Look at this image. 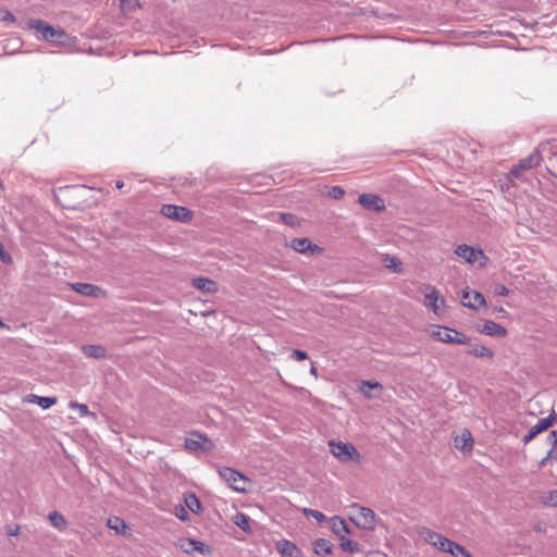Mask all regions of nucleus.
Returning <instances> with one entry per match:
<instances>
[{
	"instance_id": "7c9ffc66",
	"label": "nucleus",
	"mask_w": 557,
	"mask_h": 557,
	"mask_svg": "<svg viewBox=\"0 0 557 557\" xmlns=\"http://www.w3.org/2000/svg\"><path fill=\"white\" fill-rule=\"evenodd\" d=\"M64 37H66V34L62 28H54L53 26H50L47 35L45 36V40L54 44L60 42Z\"/></svg>"
},
{
	"instance_id": "6e6d98bb",
	"label": "nucleus",
	"mask_w": 557,
	"mask_h": 557,
	"mask_svg": "<svg viewBox=\"0 0 557 557\" xmlns=\"http://www.w3.org/2000/svg\"><path fill=\"white\" fill-rule=\"evenodd\" d=\"M0 326H4V323L2 322L1 319H0Z\"/></svg>"
},
{
	"instance_id": "a19ab883",
	"label": "nucleus",
	"mask_w": 557,
	"mask_h": 557,
	"mask_svg": "<svg viewBox=\"0 0 557 557\" xmlns=\"http://www.w3.org/2000/svg\"><path fill=\"white\" fill-rule=\"evenodd\" d=\"M305 515L306 516H311L313 517L318 522H323L326 517L321 512V511H318V510H314V509H305L304 510Z\"/></svg>"
},
{
	"instance_id": "4be33fe9",
	"label": "nucleus",
	"mask_w": 557,
	"mask_h": 557,
	"mask_svg": "<svg viewBox=\"0 0 557 557\" xmlns=\"http://www.w3.org/2000/svg\"><path fill=\"white\" fill-rule=\"evenodd\" d=\"M444 553H449L454 557H472L471 553L466 547L454 541L446 543Z\"/></svg>"
},
{
	"instance_id": "393cba45",
	"label": "nucleus",
	"mask_w": 557,
	"mask_h": 557,
	"mask_svg": "<svg viewBox=\"0 0 557 557\" xmlns=\"http://www.w3.org/2000/svg\"><path fill=\"white\" fill-rule=\"evenodd\" d=\"M332 530L341 539L345 537L344 534L350 533V529H349L347 522L343 518H339V517H334Z\"/></svg>"
},
{
	"instance_id": "3c124183",
	"label": "nucleus",
	"mask_w": 557,
	"mask_h": 557,
	"mask_svg": "<svg viewBox=\"0 0 557 557\" xmlns=\"http://www.w3.org/2000/svg\"><path fill=\"white\" fill-rule=\"evenodd\" d=\"M3 21L13 23L15 21V16L11 12L7 11L3 15Z\"/></svg>"
},
{
	"instance_id": "6e6552de",
	"label": "nucleus",
	"mask_w": 557,
	"mask_h": 557,
	"mask_svg": "<svg viewBox=\"0 0 557 557\" xmlns=\"http://www.w3.org/2000/svg\"><path fill=\"white\" fill-rule=\"evenodd\" d=\"M358 202L366 210H371L375 212H381L385 209L384 200L374 194H361L358 197Z\"/></svg>"
},
{
	"instance_id": "dca6fc26",
	"label": "nucleus",
	"mask_w": 557,
	"mask_h": 557,
	"mask_svg": "<svg viewBox=\"0 0 557 557\" xmlns=\"http://www.w3.org/2000/svg\"><path fill=\"white\" fill-rule=\"evenodd\" d=\"M455 253L470 263L475 262L478 256L483 255L482 250L474 249L473 247L468 245H459L456 248Z\"/></svg>"
},
{
	"instance_id": "49530a36",
	"label": "nucleus",
	"mask_w": 557,
	"mask_h": 557,
	"mask_svg": "<svg viewBox=\"0 0 557 557\" xmlns=\"http://www.w3.org/2000/svg\"><path fill=\"white\" fill-rule=\"evenodd\" d=\"M494 292L498 296H507L509 294V289L503 284H497Z\"/></svg>"
},
{
	"instance_id": "b1692460",
	"label": "nucleus",
	"mask_w": 557,
	"mask_h": 557,
	"mask_svg": "<svg viewBox=\"0 0 557 557\" xmlns=\"http://www.w3.org/2000/svg\"><path fill=\"white\" fill-rule=\"evenodd\" d=\"M438 299V292L435 287H431L430 292L425 294V306L431 308L435 314H437L440 311V307L437 305Z\"/></svg>"
},
{
	"instance_id": "bb28decb",
	"label": "nucleus",
	"mask_w": 557,
	"mask_h": 557,
	"mask_svg": "<svg viewBox=\"0 0 557 557\" xmlns=\"http://www.w3.org/2000/svg\"><path fill=\"white\" fill-rule=\"evenodd\" d=\"M27 24L30 29H35L37 33L41 34L44 39H45V36L47 35V32L49 30V28L51 26L44 20H34V18L28 20Z\"/></svg>"
},
{
	"instance_id": "5701e85b",
	"label": "nucleus",
	"mask_w": 557,
	"mask_h": 557,
	"mask_svg": "<svg viewBox=\"0 0 557 557\" xmlns=\"http://www.w3.org/2000/svg\"><path fill=\"white\" fill-rule=\"evenodd\" d=\"M184 502L187 508L194 513H199L202 510V505L199 498L193 492L185 494Z\"/></svg>"
},
{
	"instance_id": "f257e3e1",
	"label": "nucleus",
	"mask_w": 557,
	"mask_h": 557,
	"mask_svg": "<svg viewBox=\"0 0 557 557\" xmlns=\"http://www.w3.org/2000/svg\"><path fill=\"white\" fill-rule=\"evenodd\" d=\"M542 159L541 152L535 149L528 157L519 160V162L509 171L506 176L507 181L512 184L515 180H522L523 172L539 166Z\"/></svg>"
},
{
	"instance_id": "f3484780",
	"label": "nucleus",
	"mask_w": 557,
	"mask_h": 557,
	"mask_svg": "<svg viewBox=\"0 0 557 557\" xmlns=\"http://www.w3.org/2000/svg\"><path fill=\"white\" fill-rule=\"evenodd\" d=\"M276 549L283 557H297L300 550L289 540H282L276 543Z\"/></svg>"
},
{
	"instance_id": "7ed1b4c3",
	"label": "nucleus",
	"mask_w": 557,
	"mask_h": 557,
	"mask_svg": "<svg viewBox=\"0 0 557 557\" xmlns=\"http://www.w3.org/2000/svg\"><path fill=\"white\" fill-rule=\"evenodd\" d=\"M219 474L234 491L239 493L246 492L248 479L243 473L233 468L224 467L219 470Z\"/></svg>"
},
{
	"instance_id": "9b49d317",
	"label": "nucleus",
	"mask_w": 557,
	"mask_h": 557,
	"mask_svg": "<svg viewBox=\"0 0 557 557\" xmlns=\"http://www.w3.org/2000/svg\"><path fill=\"white\" fill-rule=\"evenodd\" d=\"M290 247L300 253L312 255L315 251L320 250V247L313 244L309 238H294L290 242Z\"/></svg>"
},
{
	"instance_id": "864d4df0",
	"label": "nucleus",
	"mask_w": 557,
	"mask_h": 557,
	"mask_svg": "<svg viewBox=\"0 0 557 557\" xmlns=\"http://www.w3.org/2000/svg\"><path fill=\"white\" fill-rule=\"evenodd\" d=\"M310 373L314 376H318V369L313 362L311 363Z\"/></svg>"
},
{
	"instance_id": "ddd939ff",
	"label": "nucleus",
	"mask_w": 557,
	"mask_h": 557,
	"mask_svg": "<svg viewBox=\"0 0 557 557\" xmlns=\"http://www.w3.org/2000/svg\"><path fill=\"white\" fill-rule=\"evenodd\" d=\"M479 331L488 336L505 337L507 335V330L492 320H485Z\"/></svg>"
},
{
	"instance_id": "5fc2aeb1",
	"label": "nucleus",
	"mask_w": 557,
	"mask_h": 557,
	"mask_svg": "<svg viewBox=\"0 0 557 557\" xmlns=\"http://www.w3.org/2000/svg\"><path fill=\"white\" fill-rule=\"evenodd\" d=\"M124 186V183L122 181H116L115 182V187L121 189L122 187Z\"/></svg>"
},
{
	"instance_id": "e433bc0d",
	"label": "nucleus",
	"mask_w": 557,
	"mask_h": 557,
	"mask_svg": "<svg viewBox=\"0 0 557 557\" xmlns=\"http://www.w3.org/2000/svg\"><path fill=\"white\" fill-rule=\"evenodd\" d=\"M384 261L386 268L392 269L395 273L400 272L401 262L397 258L386 256Z\"/></svg>"
},
{
	"instance_id": "c85d7f7f",
	"label": "nucleus",
	"mask_w": 557,
	"mask_h": 557,
	"mask_svg": "<svg viewBox=\"0 0 557 557\" xmlns=\"http://www.w3.org/2000/svg\"><path fill=\"white\" fill-rule=\"evenodd\" d=\"M468 354L469 355H472L474 357H479V358H488V359H492L494 354L493 351L483 346V345H474L472 346L469 350H468Z\"/></svg>"
},
{
	"instance_id": "2eb2a0df",
	"label": "nucleus",
	"mask_w": 557,
	"mask_h": 557,
	"mask_svg": "<svg viewBox=\"0 0 557 557\" xmlns=\"http://www.w3.org/2000/svg\"><path fill=\"white\" fill-rule=\"evenodd\" d=\"M473 437L469 430H463L462 433L455 437V447L463 453H469L473 449Z\"/></svg>"
},
{
	"instance_id": "412c9836",
	"label": "nucleus",
	"mask_w": 557,
	"mask_h": 557,
	"mask_svg": "<svg viewBox=\"0 0 557 557\" xmlns=\"http://www.w3.org/2000/svg\"><path fill=\"white\" fill-rule=\"evenodd\" d=\"M556 419L555 412H552L548 417L541 419L535 425H533L529 431L531 434L537 436L540 433L549 429Z\"/></svg>"
},
{
	"instance_id": "09e8293b",
	"label": "nucleus",
	"mask_w": 557,
	"mask_h": 557,
	"mask_svg": "<svg viewBox=\"0 0 557 557\" xmlns=\"http://www.w3.org/2000/svg\"><path fill=\"white\" fill-rule=\"evenodd\" d=\"M536 436L534 434H531V432L529 431L522 438V443L524 445H527L528 443H530L531 441H533Z\"/></svg>"
},
{
	"instance_id": "a211bd4d",
	"label": "nucleus",
	"mask_w": 557,
	"mask_h": 557,
	"mask_svg": "<svg viewBox=\"0 0 557 557\" xmlns=\"http://www.w3.org/2000/svg\"><path fill=\"white\" fill-rule=\"evenodd\" d=\"M186 544H187V546L183 544V545H181V547L187 554H193L195 552H197L201 555H205V556L210 554V547L200 541L188 539V540H186Z\"/></svg>"
},
{
	"instance_id": "de8ad7c7",
	"label": "nucleus",
	"mask_w": 557,
	"mask_h": 557,
	"mask_svg": "<svg viewBox=\"0 0 557 557\" xmlns=\"http://www.w3.org/2000/svg\"><path fill=\"white\" fill-rule=\"evenodd\" d=\"M536 436L534 434H531V432L529 431L522 438V443L524 445H527L528 443H530L531 441H533Z\"/></svg>"
},
{
	"instance_id": "a878e982",
	"label": "nucleus",
	"mask_w": 557,
	"mask_h": 557,
	"mask_svg": "<svg viewBox=\"0 0 557 557\" xmlns=\"http://www.w3.org/2000/svg\"><path fill=\"white\" fill-rule=\"evenodd\" d=\"M313 550L317 555L326 556L332 553V544L325 539H318L313 543Z\"/></svg>"
},
{
	"instance_id": "0eeeda50",
	"label": "nucleus",
	"mask_w": 557,
	"mask_h": 557,
	"mask_svg": "<svg viewBox=\"0 0 557 557\" xmlns=\"http://www.w3.org/2000/svg\"><path fill=\"white\" fill-rule=\"evenodd\" d=\"M418 533L421 539L441 552H444L446 548V543L450 542V540L447 537L425 527L420 528Z\"/></svg>"
},
{
	"instance_id": "8fccbe9b",
	"label": "nucleus",
	"mask_w": 557,
	"mask_h": 557,
	"mask_svg": "<svg viewBox=\"0 0 557 557\" xmlns=\"http://www.w3.org/2000/svg\"><path fill=\"white\" fill-rule=\"evenodd\" d=\"M548 461H555V460H554V457H549V451H548V453H547V455H546V456H545V457L540 461L539 466H540L541 468H543L544 466H546V463H547Z\"/></svg>"
},
{
	"instance_id": "603ef678",
	"label": "nucleus",
	"mask_w": 557,
	"mask_h": 557,
	"mask_svg": "<svg viewBox=\"0 0 557 557\" xmlns=\"http://www.w3.org/2000/svg\"><path fill=\"white\" fill-rule=\"evenodd\" d=\"M7 533H8V535H10V536H15V535H17V533H18V527H15V528L9 527V528H8V530H7Z\"/></svg>"
},
{
	"instance_id": "a18cd8bd",
	"label": "nucleus",
	"mask_w": 557,
	"mask_h": 557,
	"mask_svg": "<svg viewBox=\"0 0 557 557\" xmlns=\"http://www.w3.org/2000/svg\"><path fill=\"white\" fill-rule=\"evenodd\" d=\"M0 259L4 263H10L12 261L11 256L5 251V248L1 243H0Z\"/></svg>"
},
{
	"instance_id": "9d476101",
	"label": "nucleus",
	"mask_w": 557,
	"mask_h": 557,
	"mask_svg": "<svg viewBox=\"0 0 557 557\" xmlns=\"http://www.w3.org/2000/svg\"><path fill=\"white\" fill-rule=\"evenodd\" d=\"M461 304L465 307L478 310L481 307L485 306V298L484 296L479 292H469L465 290L462 294Z\"/></svg>"
},
{
	"instance_id": "c9c22d12",
	"label": "nucleus",
	"mask_w": 557,
	"mask_h": 557,
	"mask_svg": "<svg viewBox=\"0 0 557 557\" xmlns=\"http://www.w3.org/2000/svg\"><path fill=\"white\" fill-rule=\"evenodd\" d=\"M70 408L77 409L81 417H87V416H91L94 418L96 417L95 413L89 411L88 406L85 405V404H79V403H76V401H72L70 404Z\"/></svg>"
},
{
	"instance_id": "aec40b11",
	"label": "nucleus",
	"mask_w": 557,
	"mask_h": 557,
	"mask_svg": "<svg viewBox=\"0 0 557 557\" xmlns=\"http://www.w3.org/2000/svg\"><path fill=\"white\" fill-rule=\"evenodd\" d=\"M82 351L85 356L98 360L107 357V349L101 345H84Z\"/></svg>"
},
{
	"instance_id": "6ab92c4d",
	"label": "nucleus",
	"mask_w": 557,
	"mask_h": 557,
	"mask_svg": "<svg viewBox=\"0 0 557 557\" xmlns=\"http://www.w3.org/2000/svg\"><path fill=\"white\" fill-rule=\"evenodd\" d=\"M193 285L207 294H212L218 290V285L214 281L207 277H196L193 281Z\"/></svg>"
},
{
	"instance_id": "1a4fd4ad",
	"label": "nucleus",
	"mask_w": 557,
	"mask_h": 557,
	"mask_svg": "<svg viewBox=\"0 0 557 557\" xmlns=\"http://www.w3.org/2000/svg\"><path fill=\"white\" fill-rule=\"evenodd\" d=\"M355 522L362 529H373L375 525V513L370 508L360 507L355 518Z\"/></svg>"
},
{
	"instance_id": "c03bdc74",
	"label": "nucleus",
	"mask_w": 557,
	"mask_h": 557,
	"mask_svg": "<svg viewBox=\"0 0 557 557\" xmlns=\"http://www.w3.org/2000/svg\"><path fill=\"white\" fill-rule=\"evenodd\" d=\"M175 515L182 521H186L189 519V515L183 506H178L175 508Z\"/></svg>"
},
{
	"instance_id": "423d86ee",
	"label": "nucleus",
	"mask_w": 557,
	"mask_h": 557,
	"mask_svg": "<svg viewBox=\"0 0 557 557\" xmlns=\"http://www.w3.org/2000/svg\"><path fill=\"white\" fill-rule=\"evenodd\" d=\"M161 213L169 219L180 222H188L193 218V213L189 209L175 205H164L161 208Z\"/></svg>"
},
{
	"instance_id": "37998d69",
	"label": "nucleus",
	"mask_w": 557,
	"mask_h": 557,
	"mask_svg": "<svg viewBox=\"0 0 557 557\" xmlns=\"http://www.w3.org/2000/svg\"><path fill=\"white\" fill-rule=\"evenodd\" d=\"M290 357L297 361H302V360H306L308 359V354L304 350H300V349H294L292 351V355Z\"/></svg>"
},
{
	"instance_id": "4468645a",
	"label": "nucleus",
	"mask_w": 557,
	"mask_h": 557,
	"mask_svg": "<svg viewBox=\"0 0 557 557\" xmlns=\"http://www.w3.org/2000/svg\"><path fill=\"white\" fill-rule=\"evenodd\" d=\"M71 288L84 296L99 297L102 294V289L99 286L89 283H73Z\"/></svg>"
},
{
	"instance_id": "58836bf2",
	"label": "nucleus",
	"mask_w": 557,
	"mask_h": 557,
	"mask_svg": "<svg viewBox=\"0 0 557 557\" xmlns=\"http://www.w3.org/2000/svg\"><path fill=\"white\" fill-rule=\"evenodd\" d=\"M543 503L547 506L557 507V490L549 491L543 497Z\"/></svg>"
},
{
	"instance_id": "4c0bfd02",
	"label": "nucleus",
	"mask_w": 557,
	"mask_h": 557,
	"mask_svg": "<svg viewBox=\"0 0 557 557\" xmlns=\"http://www.w3.org/2000/svg\"><path fill=\"white\" fill-rule=\"evenodd\" d=\"M280 219L289 226L299 225L297 216L292 213H280Z\"/></svg>"
},
{
	"instance_id": "f8f14e48",
	"label": "nucleus",
	"mask_w": 557,
	"mask_h": 557,
	"mask_svg": "<svg viewBox=\"0 0 557 557\" xmlns=\"http://www.w3.org/2000/svg\"><path fill=\"white\" fill-rule=\"evenodd\" d=\"M359 389L367 398L371 399L380 397L384 387L379 382L361 381Z\"/></svg>"
},
{
	"instance_id": "39448f33",
	"label": "nucleus",
	"mask_w": 557,
	"mask_h": 557,
	"mask_svg": "<svg viewBox=\"0 0 557 557\" xmlns=\"http://www.w3.org/2000/svg\"><path fill=\"white\" fill-rule=\"evenodd\" d=\"M213 447V442L209 437L199 432L191 433L190 437H187L185 440V448L190 451H196L198 449L209 451Z\"/></svg>"
},
{
	"instance_id": "f03ea898",
	"label": "nucleus",
	"mask_w": 557,
	"mask_h": 557,
	"mask_svg": "<svg viewBox=\"0 0 557 557\" xmlns=\"http://www.w3.org/2000/svg\"><path fill=\"white\" fill-rule=\"evenodd\" d=\"M329 445L331 447V453L339 461L347 462L354 460L358 463L361 461V455L354 445L334 441H331Z\"/></svg>"
},
{
	"instance_id": "72a5a7b5",
	"label": "nucleus",
	"mask_w": 557,
	"mask_h": 557,
	"mask_svg": "<svg viewBox=\"0 0 557 557\" xmlns=\"http://www.w3.org/2000/svg\"><path fill=\"white\" fill-rule=\"evenodd\" d=\"M341 548L344 552L354 554L360 550L359 544L352 540L342 537L339 543Z\"/></svg>"
},
{
	"instance_id": "2f4dec72",
	"label": "nucleus",
	"mask_w": 557,
	"mask_h": 557,
	"mask_svg": "<svg viewBox=\"0 0 557 557\" xmlns=\"http://www.w3.org/2000/svg\"><path fill=\"white\" fill-rule=\"evenodd\" d=\"M108 527L116 532V534H124L127 525L125 521L119 517H112L108 520Z\"/></svg>"
},
{
	"instance_id": "cd10ccee",
	"label": "nucleus",
	"mask_w": 557,
	"mask_h": 557,
	"mask_svg": "<svg viewBox=\"0 0 557 557\" xmlns=\"http://www.w3.org/2000/svg\"><path fill=\"white\" fill-rule=\"evenodd\" d=\"M234 523L244 532L250 533V518L244 512H237L233 519Z\"/></svg>"
},
{
	"instance_id": "79ce46f5",
	"label": "nucleus",
	"mask_w": 557,
	"mask_h": 557,
	"mask_svg": "<svg viewBox=\"0 0 557 557\" xmlns=\"http://www.w3.org/2000/svg\"><path fill=\"white\" fill-rule=\"evenodd\" d=\"M550 436L555 440L552 448L549 449V457H554V460L557 461V430L552 431Z\"/></svg>"
},
{
	"instance_id": "473e14b6",
	"label": "nucleus",
	"mask_w": 557,
	"mask_h": 557,
	"mask_svg": "<svg viewBox=\"0 0 557 557\" xmlns=\"http://www.w3.org/2000/svg\"><path fill=\"white\" fill-rule=\"evenodd\" d=\"M32 401L39 405L42 409H49L57 403L55 397H44V396H37V395H30Z\"/></svg>"
},
{
	"instance_id": "c756f323",
	"label": "nucleus",
	"mask_w": 557,
	"mask_h": 557,
	"mask_svg": "<svg viewBox=\"0 0 557 557\" xmlns=\"http://www.w3.org/2000/svg\"><path fill=\"white\" fill-rule=\"evenodd\" d=\"M48 518L53 528H55L60 531H63L66 529L67 522H66L65 518L58 511L54 510V511L50 512Z\"/></svg>"
},
{
	"instance_id": "f704fd0d",
	"label": "nucleus",
	"mask_w": 557,
	"mask_h": 557,
	"mask_svg": "<svg viewBox=\"0 0 557 557\" xmlns=\"http://www.w3.org/2000/svg\"><path fill=\"white\" fill-rule=\"evenodd\" d=\"M120 7L123 12L132 13L140 8V1L139 0H120Z\"/></svg>"
},
{
	"instance_id": "ea45409f",
	"label": "nucleus",
	"mask_w": 557,
	"mask_h": 557,
	"mask_svg": "<svg viewBox=\"0 0 557 557\" xmlns=\"http://www.w3.org/2000/svg\"><path fill=\"white\" fill-rule=\"evenodd\" d=\"M345 195V190L341 186H333L329 190V196L333 199H342Z\"/></svg>"
},
{
	"instance_id": "20e7f679",
	"label": "nucleus",
	"mask_w": 557,
	"mask_h": 557,
	"mask_svg": "<svg viewBox=\"0 0 557 557\" xmlns=\"http://www.w3.org/2000/svg\"><path fill=\"white\" fill-rule=\"evenodd\" d=\"M433 337L442 343L447 344H460L466 345L469 344L470 338L467 337L465 334L449 329L447 326L441 327L438 331L433 332Z\"/></svg>"
}]
</instances>
